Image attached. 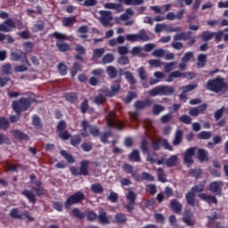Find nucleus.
Returning <instances> with one entry per match:
<instances>
[{
	"mask_svg": "<svg viewBox=\"0 0 228 228\" xmlns=\"http://www.w3.org/2000/svg\"><path fill=\"white\" fill-rule=\"evenodd\" d=\"M206 89L215 94H225L228 92V84L224 77L217 76L216 78L208 80Z\"/></svg>",
	"mask_w": 228,
	"mask_h": 228,
	"instance_id": "obj_1",
	"label": "nucleus"
},
{
	"mask_svg": "<svg viewBox=\"0 0 228 228\" xmlns=\"http://www.w3.org/2000/svg\"><path fill=\"white\" fill-rule=\"evenodd\" d=\"M174 94H175V87L172 86L160 85L148 91L150 97H158V95L170 97Z\"/></svg>",
	"mask_w": 228,
	"mask_h": 228,
	"instance_id": "obj_2",
	"label": "nucleus"
},
{
	"mask_svg": "<svg viewBox=\"0 0 228 228\" xmlns=\"http://www.w3.org/2000/svg\"><path fill=\"white\" fill-rule=\"evenodd\" d=\"M12 107L16 114L22 115L24 111H28L31 108V98L21 97L19 100H14L12 101Z\"/></svg>",
	"mask_w": 228,
	"mask_h": 228,
	"instance_id": "obj_3",
	"label": "nucleus"
},
{
	"mask_svg": "<svg viewBox=\"0 0 228 228\" xmlns=\"http://www.w3.org/2000/svg\"><path fill=\"white\" fill-rule=\"evenodd\" d=\"M52 38H56V40H58L55 45L61 53H67V51L70 50V45L68 43H64L63 41H61L68 40V37L65 34L60 32H53L52 34Z\"/></svg>",
	"mask_w": 228,
	"mask_h": 228,
	"instance_id": "obj_4",
	"label": "nucleus"
},
{
	"mask_svg": "<svg viewBox=\"0 0 228 228\" xmlns=\"http://www.w3.org/2000/svg\"><path fill=\"white\" fill-rule=\"evenodd\" d=\"M86 199V196H85V193L78 191L68 197V199L64 202V207L66 209H70L71 206H74V204H81V202H83V200H85Z\"/></svg>",
	"mask_w": 228,
	"mask_h": 228,
	"instance_id": "obj_5",
	"label": "nucleus"
},
{
	"mask_svg": "<svg viewBox=\"0 0 228 228\" xmlns=\"http://www.w3.org/2000/svg\"><path fill=\"white\" fill-rule=\"evenodd\" d=\"M90 167V160H82L80 162V167L79 169L77 167H71L69 171L75 177H77L79 175H84L86 177V175H90V172L88 170Z\"/></svg>",
	"mask_w": 228,
	"mask_h": 228,
	"instance_id": "obj_6",
	"label": "nucleus"
},
{
	"mask_svg": "<svg viewBox=\"0 0 228 228\" xmlns=\"http://www.w3.org/2000/svg\"><path fill=\"white\" fill-rule=\"evenodd\" d=\"M127 42H149L151 37L147 34L145 28H142L137 34H128L126 36Z\"/></svg>",
	"mask_w": 228,
	"mask_h": 228,
	"instance_id": "obj_7",
	"label": "nucleus"
},
{
	"mask_svg": "<svg viewBox=\"0 0 228 228\" xmlns=\"http://www.w3.org/2000/svg\"><path fill=\"white\" fill-rule=\"evenodd\" d=\"M108 127H115L118 131H123L126 125L117 118V116L113 112H109L107 116Z\"/></svg>",
	"mask_w": 228,
	"mask_h": 228,
	"instance_id": "obj_8",
	"label": "nucleus"
},
{
	"mask_svg": "<svg viewBox=\"0 0 228 228\" xmlns=\"http://www.w3.org/2000/svg\"><path fill=\"white\" fill-rule=\"evenodd\" d=\"M82 129L84 132L81 133V135L84 137L88 136V133H86L87 129H89L92 136L94 138H97L101 134V130H99V127L97 126H92L88 121L83 120L81 123Z\"/></svg>",
	"mask_w": 228,
	"mask_h": 228,
	"instance_id": "obj_9",
	"label": "nucleus"
},
{
	"mask_svg": "<svg viewBox=\"0 0 228 228\" xmlns=\"http://www.w3.org/2000/svg\"><path fill=\"white\" fill-rule=\"evenodd\" d=\"M224 37V31L211 32V31H203L201 34V40L203 42H209V40H213L215 38V42L217 44L222 42V38Z\"/></svg>",
	"mask_w": 228,
	"mask_h": 228,
	"instance_id": "obj_10",
	"label": "nucleus"
},
{
	"mask_svg": "<svg viewBox=\"0 0 228 228\" xmlns=\"http://www.w3.org/2000/svg\"><path fill=\"white\" fill-rule=\"evenodd\" d=\"M120 81H122L121 78L116 80L110 86V89L108 87L102 89V92L103 94H105V97H115V95L120 92Z\"/></svg>",
	"mask_w": 228,
	"mask_h": 228,
	"instance_id": "obj_11",
	"label": "nucleus"
},
{
	"mask_svg": "<svg viewBox=\"0 0 228 228\" xmlns=\"http://www.w3.org/2000/svg\"><path fill=\"white\" fill-rule=\"evenodd\" d=\"M223 187H224V182L216 181L209 183L208 190L211 193H214L216 196L222 197Z\"/></svg>",
	"mask_w": 228,
	"mask_h": 228,
	"instance_id": "obj_12",
	"label": "nucleus"
},
{
	"mask_svg": "<svg viewBox=\"0 0 228 228\" xmlns=\"http://www.w3.org/2000/svg\"><path fill=\"white\" fill-rule=\"evenodd\" d=\"M100 22H102V26L108 28L111 26V20H113V16H111V12L110 11H100L99 12Z\"/></svg>",
	"mask_w": 228,
	"mask_h": 228,
	"instance_id": "obj_13",
	"label": "nucleus"
},
{
	"mask_svg": "<svg viewBox=\"0 0 228 228\" xmlns=\"http://www.w3.org/2000/svg\"><path fill=\"white\" fill-rule=\"evenodd\" d=\"M15 21L12 19L5 20L3 23L0 24V31L4 33H12L13 28H16Z\"/></svg>",
	"mask_w": 228,
	"mask_h": 228,
	"instance_id": "obj_14",
	"label": "nucleus"
},
{
	"mask_svg": "<svg viewBox=\"0 0 228 228\" xmlns=\"http://www.w3.org/2000/svg\"><path fill=\"white\" fill-rule=\"evenodd\" d=\"M193 156H195V148L191 147L185 151L183 161L187 165H193Z\"/></svg>",
	"mask_w": 228,
	"mask_h": 228,
	"instance_id": "obj_15",
	"label": "nucleus"
},
{
	"mask_svg": "<svg viewBox=\"0 0 228 228\" xmlns=\"http://www.w3.org/2000/svg\"><path fill=\"white\" fill-rule=\"evenodd\" d=\"M33 184H35L36 187H32V191L36 193L37 197H42L43 195H45V189L42 187V182L40 180L33 182Z\"/></svg>",
	"mask_w": 228,
	"mask_h": 228,
	"instance_id": "obj_16",
	"label": "nucleus"
},
{
	"mask_svg": "<svg viewBox=\"0 0 228 228\" xmlns=\"http://www.w3.org/2000/svg\"><path fill=\"white\" fill-rule=\"evenodd\" d=\"M169 208L176 215H181V213H183V204L175 199L170 200Z\"/></svg>",
	"mask_w": 228,
	"mask_h": 228,
	"instance_id": "obj_17",
	"label": "nucleus"
},
{
	"mask_svg": "<svg viewBox=\"0 0 228 228\" xmlns=\"http://www.w3.org/2000/svg\"><path fill=\"white\" fill-rule=\"evenodd\" d=\"M206 110H208V104L203 103L198 107L191 109L189 113L191 117H199V115H200V113H204Z\"/></svg>",
	"mask_w": 228,
	"mask_h": 228,
	"instance_id": "obj_18",
	"label": "nucleus"
},
{
	"mask_svg": "<svg viewBox=\"0 0 228 228\" xmlns=\"http://www.w3.org/2000/svg\"><path fill=\"white\" fill-rule=\"evenodd\" d=\"M171 77H173L174 79L178 77H186L187 79H193V77H195V74L191 72L182 73L181 71L176 70L171 72Z\"/></svg>",
	"mask_w": 228,
	"mask_h": 228,
	"instance_id": "obj_19",
	"label": "nucleus"
},
{
	"mask_svg": "<svg viewBox=\"0 0 228 228\" xmlns=\"http://www.w3.org/2000/svg\"><path fill=\"white\" fill-rule=\"evenodd\" d=\"M200 199L207 202V204H218V200L216 196L208 195L206 193L199 194Z\"/></svg>",
	"mask_w": 228,
	"mask_h": 228,
	"instance_id": "obj_20",
	"label": "nucleus"
},
{
	"mask_svg": "<svg viewBox=\"0 0 228 228\" xmlns=\"http://www.w3.org/2000/svg\"><path fill=\"white\" fill-rule=\"evenodd\" d=\"M152 104V100L146 99L143 101H136L134 103L135 110H144V108H149Z\"/></svg>",
	"mask_w": 228,
	"mask_h": 228,
	"instance_id": "obj_21",
	"label": "nucleus"
},
{
	"mask_svg": "<svg viewBox=\"0 0 228 228\" xmlns=\"http://www.w3.org/2000/svg\"><path fill=\"white\" fill-rule=\"evenodd\" d=\"M193 217V214L190 211H185L184 216L183 217V222L186 224L189 227H193L195 225V221L191 220Z\"/></svg>",
	"mask_w": 228,
	"mask_h": 228,
	"instance_id": "obj_22",
	"label": "nucleus"
},
{
	"mask_svg": "<svg viewBox=\"0 0 228 228\" xmlns=\"http://www.w3.org/2000/svg\"><path fill=\"white\" fill-rule=\"evenodd\" d=\"M12 136L13 138H16V140H22L24 142H28L29 140V136L20 130H12Z\"/></svg>",
	"mask_w": 228,
	"mask_h": 228,
	"instance_id": "obj_23",
	"label": "nucleus"
},
{
	"mask_svg": "<svg viewBox=\"0 0 228 228\" xmlns=\"http://www.w3.org/2000/svg\"><path fill=\"white\" fill-rule=\"evenodd\" d=\"M21 193L31 204H37V196H35L29 190L25 189Z\"/></svg>",
	"mask_w": 228,
	"mask_h": 228,
	"instance_id": "obj_24",
	"label": "nucleus"
},
{
	"mask_svg": "<svg viewBox=\"0 0 228 228\" xmlns=\"http://www.w3.org/2000/svg\"><path fill=\"white\" fill-rule=\"evenodd\" d=\"M63 99H65V101H67L68 102H70L71 104H73V102H76V101H77V93H75V92L64 93Z\"/></svg>",
	"mask_w": 228,
	"mask_h": 228,
	"instance_id": "obj_25",
	"label": "nucleus"
},
{
	"mask_svg": "<svg viewBox=\"0 0 228 228\" xmlns=\"http://www.w3.org/2000/svg\"><path fill=\"white\" fill-rule=\"evenodd\" d=\"M177 161H179V157L177 155H172L166 160V166L167 168H172V167L177 166Z\"/></svg>",
	"mask_w": 228,
	"mask_h": 228,
	"instance_id": "obj_26",
	"label": "nucleus"
},
{
	"mask_svg": "<svg viewBox=\"0 0 228 228\" xmlns=\"http://www.w3.org/2000/svg\"><path fill=\"white\" fill-rule=\"evenodd\" d=\"M128 159L130 161H134L135 163H140V161H142V157H140V151H132V152L128 155Z\"/></svg>",
	"mask_w": 228,
	"mask_h": 228,
	"instance_id": "obj_27",
	"label": "nucleus"
},
{
	"mask_svg": "<svg viewBox=\"0 0 228 228\" xmlns=\"http://www.w3.org/2000/svg\"><path fill=\"white\" fill-rule=\"evenodd\" d=\"M105 51L106 50L104 48L94 49L93 52V57H92L93 61H97V60H101V58H102Z\"/></svg>",
	"mask_w": 228,
	"mask_h": 228,
	"instance_id": "obj_28",
	"label": "nucleus"
},
{
	"mask_svg": "<svg viewBox=\"0 0 228 228\" xmlns=\"http://www.w3.org/2000/svg\"><path fill=\"white\" fill-rule=\"evenodd\" d=\"M107 10H116V12H124V6L120 4L107 3L104 4Z\"/></svg>",
	"mask_w": 228,
	"mask_h": 228,
	"instance_id": "obj_29",
	"label": "nucleus"
},
{
	"mask_svg": "<svg viewBox=\"0 0 228 228\" xmlns=\"http://www.w3.org/2000/svg\"><path fill=\"white\" fill-rule=\"evenodd\" d=\"M198 159L200 163H204V161H208L209 157L208 156V151L204 149L198 150Z\"/></svg>",
	"mask_w": 228,
	"mask_h": 228,
	"instance_id": "obj_30",
	"label": "nucleus"
},
{
	"mask_svg": "<svg viewBox=\"0 0 228 228\" xmlns=\"http://www.w3.org/2000/svg\"><path fill=\"white\" fill-rule=\"evenodd\" d=\"M206 63H208V55L204 53L199 54L197 63L198 69H203V67H206Z\"/></svg>",
	"mask_w": 228,
	"mask_h": 228,
	"instance_id": "obj_31",
	"label": "nucleus"
},
{
	"mask_svg": "<svg viewBox=\"0 0 228 228\" xmlns=\"http://www.w3.org/2000/svg\"><path fill=\"white\" fill-rule=\"evenodd\" d=\"M191 38V31L182 32L174 36V40H189Z\"/></svg>",
	"mask_w": 228,
	"mask_h": 228,
	"instance_id": "obj_32",
	"label": "nucleus"
},
{
	"mask_svg": "<svg viewBox=\"0 0 228 228\" xmlns=\"http://www.w3.org/2000/svg\"><path fill=\"white\" fill-rule=\"evenodd\" d=\"M183 143V130L177 129L175 133V138L173 141L174 145H181Z\"/></svg>",
	"mask_w": 228,
	"mask_h": 228,
	"instance_id": "obj_33",
	"label": "nucleus"
},
{
	"mask_svg": "<svg viewBox=\"0 0 228 228\" xmlns=\"http://www.w3.org/2000/svg\"><path fill=\"white\" fill-rule=\"evenodd\" d=\"M81 141V134H75L69 137V143L72 145V147H79Z\"/></svg>",
	"mask_w": 228,
	"mask_h": 228,
	"instance_id": "obj_34",
	"label": "nucleus"
},
{
	"mask_svg": "<svg viewBox=\"0 0 228 228\" xmlns=\"http://www.w3.org/2000/svg\"><path fill=\"white\" fill-rule=\"evenodd\" d=\"M206 181H202L200 182L199 184L197 185H194L192 188H191V192L192 193H202V191H204V189L206 188Z\"/></svg>",
	"mask_w": 228,
	"mask_h": 228,
	"instance_id": "obj_35",
	"label": "nucleus"
},
{
	"mask_svg": "<svg viewBox=\"0 0 228 228\" xmlns=\"http://www.w3.org/2000/svg\"><path fill=\"white\" fill-rule=\"evenodd\" d=\"M120 76H125L126 81L130 83V85H136V78H134V76L131 73V71H126L122 73V69H120Z\"/></svg>",
	"mask_w": 228,
	"mask_h": 228,
	"instance_id": "obj_36",
	"label": "nucleus"
},
{
	"mask_svg": "<svg viewBox=\"0 0 228 228\" xmlns=\"http://www.w3.org/2000/svg\"><path fill=\"white\" fill-rule=\"evenodd\" d=\"M77 22L76 16L65 17L62 19V26L69 28Z\"/></svg>",
	"mask_w": 228,
	"mask_h": 228,
	"instance_id": "obj_37",
	"label": "nucleus"
},
{
	"mask_svg": "<svg viewBox=\"0 0 228 228\" xmlns=\"http://www.w3.org/2000/svg\"><path fill=\"white\" fill-rule=\"evenodd\" d=\"M32 126L35 127V129H42L44 127V124L42 123L40 117L37 115L32 117Z\"/></svg>",
	"mask_w": 228,
	"mask_h": 228,
	"instance_id": "obj_38",
	"label": "nucleus"
},
{
	"mask_svg": "<svg viewBox=\"0 0 228 228\" xmlns=\"http://www.w3.org/2000/svg\"><path fill=\"white\" fill-rule=\"evenodd\" d=\"M97 220H99L100 224H110V219L108 218L106 211H104V210L100 211V213L98 215V217H97Z\"/></svg>",
	"mask_w": 228,
	"mask_h": 228,
	"instance_id": "obj_39",
	"label": "nucleus"
},
{
	"mask_svg": "<svg viewBox=\"0 0 228 228\" xmlns=\"http://www.w3.org/2000/svg\"><path fill=\"white\" fill-rule=\"evenodd\" d=\"M113 61H115V55H113V53H106L102 58V65H108L113 63Z\"/></svg>",
	"mask_w": 228,
	"mask_h": 228,
	"instance_id": "obj_40",
	"label": "nucleus"
},
{
	"mask_svg": "<svg viewBox=\"0 0 228 228\" xmlns=\"http://www.w3.org/2000/svg\"><path fill=\"white\" fill-rule=\"evenodd\" d=\"M106 72L110 79H115L118 75V71L115 66H108L106 69Z\"/></svg>",
	"mask_w": 228,
	"mask_h": 228,
	"instance_id": "obj_41",
	"label": "nucleus"
},
{
	"mask_svg": "<svg viewBox=\"0 0 228 228\" xmlns=\"http://www.w3.org/2000/svg\"><path fill=\"white\" fill-rule=\"evenodd\" d=\"M116 224H127V216L124 213H118L115 216V221Z\"/></svg>",
	"mask_w": 228,
	"mask_h": 228,
	"instance_id": "obj_42",
	"label": "nucleus"
},
{
	"mask_svg": "<svg viewBox=\"0 0 228 228\" xmlns=\"http://www.w3.org/2000/svg\"><path fill=\"white\" fill-rule=\"evenodd\" d=\"M185 199L189 206H191L192 208L193 206H195V192H192L191 191L190 192H187L185 194Z\"/></svg>",
	"mask_w": 228,
	"mask_h": 228,
	"instance_id": "obj_43",
	"label": "nucleus"
},
{
	"mask_svg": "<svg viewBox=\"0 0 228 228\" xmlns=\"http://www.w3.org/2000/svg\"><path fill=\"white\" fill-rule=\"evenodd\" d=\"M189 175H191V177H195L196 179H200L202 177V169L191 168L189 170Z\"/></svg>",
	"mask_w": 228,
	"mask_h": 228,
	"instance_id": "obj_44",
	"label": "nucleus"
},
{
	"mask_svg": "<svg viewBox=\"0 0 228 228\" xmlns=\"http://www.w3.org/2000/svg\"><path fill=\"white\" fill-rule=\"evenodd\" d=\"M61 156H63L64 159L68 161V163H74V161H76V159H74V156H72V154L67 152V151L65 150H61L60 151Z\"/></svg>",
	"mask_w": 228,
	"mask_h": 228,
	"instance_id": "obj_45",
	"label": "nucleus"
},
{
	"mask_svg": "<svg viewBox=\"0 0 228 228\" xmlns=\"http://www.w3.org/2000/svg\"><path fill=\"white\" fill-rule=\"evenodd\" d=\"M70 214L74 218H78V220H83V218H85V213L81 212L77 208H73Z\"/></svg>",
	"mask_w": 228,
	"mask_h": 228,
	"instance_id": "obj_46",
	"label": "nucleus"
},
{
	"mask_svg": "<svg viewBox=\"0 0 228 228\" xmlns=\"http://www.w3.org/2000/svg\"><path fill=\"white\" fill-rule=\"evenodd\" d=\"M123 3H125L126 6H140V4H143L145 1L144 0H123Z\"/></svg>",
	"mask_w": 228,
	"mask_h": 228,
	"instance_id": "obj_47",
	"label": "nucleus"
},
{
	"mask_svg": "<svg viewBox=\"0 0 228 228\" xmlns=\"http://www.w3.org/2000/svg\"><path fill=\"white\" fill-rule=\"evenodd\" d=\"M77 72H81V65L79 62H75L70 69L71 77H76Z\"/></svg>",
	"mask_w": 228,
	"mask_h": 228,
	"instance_id": "obj_48",
	"label": "nucleus"
},
{
	"mask_svg": "<svg viewBox=\"0 0 228 228\" xmlns=\"http://www.w3.org/2000/svg\"><path fill=\"white\" fill-rule=\"evenodd\" d=\"M94 104H97L98 106H101L102 104H104V102H106L105 94H100L94 96Z\"/></svg>",
	"mask_w": 228,
	"mask_h": 228,
	"instance_id": "obj_49",
	"label": "nucleus"
},
{
	"mask_svg": "<svg viewBox=\"0 0 228 228\" xmlns=\"http://www.w3.org/2000/svg\"><path fill=\"white\" fill-rule=\"evenodd\" d=\"M91 190L93 193H98V194H101L102 193V191H104V188L101 183H93L91 185Z\"/></svg>",
	"mask_w": 228,
	"mask_h": 228,
	"instance_id": "obj_50",
	"label": "nucleus"
},
{
	"mask_svg": "<svg viewBox=\"0 0 228 228\" xmlns=\"http://www.w3.org/2000/svg\"><path fill=\"white\" fill-rule=\"evenodd\" d=\"M157 175L160 183H167V175L165 174V170H163V167L158 168Z\"/></svg>",
	"mask_w": 228,
	"mask_h": 228,
	"instance_id": "obj_51",
	"label": "nucleus"
},
{
	"mask_svg": "<svg viewBox=\"0 0 228 228\" xmlns=\"http://www.w3.org/2000/svg\"><path fill=\"white\" fill-rule=\"evenodd\" d=\"M10 127V121L4 117H0V129H3L4 131L8 130Z\"/></svg>",
	"mask_w": 228,
	"mask_h": 228,
	"instance_id": "obj_52",
	"label": "nucleus"
},
{
	"mask_svg": "<svg viewBox=\"0 0 228 228\" xmlns=\"http://www.w3.org/2000/svg\"><path fill=\"white\" fill-rule=\"evenodd\" d=\"M1 72H2V74H4L5 76H10V74H12V64L5 63V64L2 65Z\"/></svg>",
	"mask_w": 228,
	"mask_h": 228,
	"instance_id": "obj_53",
	"label": "nucleus"
},
{
	"mask_svg": "<svg viewBox=\"0 0 228 228\" xmlns=\"http://www.w3.org/2000/svg\"><path fill=\"white\" fill-rule=\"evenodd\" d=\"M57 69L61 76H67L69 68H67V65H65V63L63 62L59 63Z\"/></svg>",
	"mask_w": 228,
	"mask_h": 228,
	"instance_id": "obj_54",
	"label": "nucleus"
},
{
	"mask_svg": "<svg viewBox=\"0 0 228 228\" xmlns=\"http://www.w3.org/2000/svg\"><path fill=\"white\" fill-rule=\"evenodd\" d=\"M164 110H165V106L160 104H155L153 105L152 114L155 116H158L159 115V113L163 112Z\"/></svg>",
	"mask_w": 228,
	"mask_h": 228,
	"instance_id": "obj_55",
	"label": "nucleus"
},
{
	"mask_svg": "<svg viewBox=\"0 0 228 228\" xmlns=\"http://www.w3.org/2000/svg\"><path fill=\"white\" fill-rule=\"evenodd\" d=\"M137 73L139 74V77L141 81H146L147 80V71H145L144 67H140L137 69Z\"/></svg>",
	"mask_w": 228,
	"mask_h": 228,
	"instance_id": "obj_56",
	"label": "nucleus"
},
{
	"mask_svg": "<svg viewBox=\"0 0 228 228\" xmlns=\"http://www.w3.org/2000/svg\"><path fill=\"white\" fill-rule=\"evenodd\" d=\"M195 88H197V84H190L187 86H183L180 89L184 94H188V92H192V90H195Z\"/></svg>",
	"mask_w": 228,
	"mask_h": 228,
	"instance_id": "obj_57",
	"label": "nucleus"
},
{
	"mask_svg": "<svg viewBox=\"0 0 228 228\" xmlns=\"http://www.w3.org/2000/svg\"><path fill=\"white\" fill-rule=\"evenodd\" d=\"M90 105L88 104V99H85L82 103L80 104V111L83 115L88 111Z\"/></svg>",
	"mask_w": 228,
	"mask_h": 228,
	"instance_id": "obj_58",
	"label": "nucleus"
},
{
	"mask_svg": "<svg viewBox=\"0 0 228 228\" xmlns=\"http://www.w3.org/2000/svg\"><path fill=\"white\" fill-rule=\"evenodd\" d=\"M212 134L208 131H202L198 134L199 140H209L211 138Z\"/></svg>",
	"mask_w": 228,
	"mask_h": 228,
	"instance_id": "obj_59",
	"label": "nucleus"
},
{
	"mask_svg": "<svg viewBox=\"0 0 228 228\" xmlns=\"http://www.w3.org/2000/svg\"><path fill=\"white\" fill-rule=\"evenodd\" d=\"M59 138L63 141L70 140V137L72 136L70 134H69V131L62 130L61 132H59L58 134Z\"/></svg>",
	"mask_w": 228,
	"mask_h": 228,
	"instance_id": "obj_60",
	"label": "nucleus"
},
{
	"mask_svg": "<svg viewBox=\"0 0 228 228\" xmlns=\"http://www.w3.org/2000/svg\"><path fill=\"white\" fill-rule=\"evenodd\" d=\"M141 151L142 152V154H148L149 152V142H147V140L143 139L141 142Z\"/></svg>",
	"mask_w": 228,
	"mask_h": 228,
	"instance_id": "obj_61",
	"label": "nucleus"
},
{
	"mask_svg": "<svg viewBox=\"0 0 228 228\" xmlns=\"http://www.w3.org/2000/svg\"><path fill=\"white\" fill-rule=\"evenodd\" d=\"M126 200L131 203H136V192L130 191L126 194Z\"/></svg>",
	"mask_w": 228,
	"mask_h": 228,
	"instance_id": "obj_62",
	"label": "nucleus"
},
{
	"mask_svg": "<svg viewBox=\"0 0 228 228\" xmlns=\"http://www.w3.org/2000/svg\"><path fill=\"white\" fill-rule=\"evenodd\" d=\"M136 97H138V95L135 92H128L126 97L125 98V102L126 104H129L133 101V99H136Z\"/></svg>",
	"mask_w": 228,
	"mask_h": 228,
	"instance_id": "obj_63",
	"label": "nucleus"
},
{
	"mask_svg": "<svg viewBox=\"0 0 228 228\" xmlns=\"http://www.w3.org/2000/svg\"><path fill=\"white\" fill-rule=\"evenodd\" d=\"M122 168H123V171L125 174H133L134 171V167L132 165L130 164H127V163H125L123 166H122Z\"/></svg>",
	"mask_w": 228,
	"mask_h": 228,
	"instance_id": "obj_64",
	"label": "nucleus"
}]
</instances>
